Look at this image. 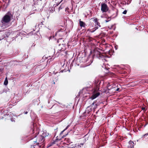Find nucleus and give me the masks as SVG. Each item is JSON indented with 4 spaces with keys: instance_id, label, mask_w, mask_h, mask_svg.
Instances as JSON below:
<instances>
[{
    "instance_id": "obj_1",
    "label": "nucleus",
    "mask_w": 148,
    "mask_h": 148,
    "mask_svg": "<svg viewBox=\"0 0 148 148\" xmlns=\"http://www.w3.org/2000/svg\"><path fill=\"white\" fill-rule=\"evenodd\" d=\"M12 16L11 12H9L2 18L1 22L2 23L1 27L2 29H5L9 26V23Z\"/></svg>"
},
{
    "instance_id": "obj_2",
    "label": "nucleus",
    "mask_w": 148,
    "mask_h": 148,
    "mask_svg": "<svg viewBox=\"0 0 148 148\" xmlns=\"http://www.w3.org/2000/svg\"><path fill=\"white\" fill-rule=\"evenodd\" d=\"M98 83L99 82L96 84L97 88L96 89V90H95L93 94L91 97V99L92 100L95 99L100 95L99 92L98 91H97V90H99V85L100 83V82L99 83Z\"/></svg>"
},
{
    "instance_id": "obj_3",
    "label": "nucleus",
    "mask_w": 148,
    "mask_h": 148,
    "mask_svg": "<svg viewBox=\"0 0 148 148\" xmlns=\"http://www.w3.org/2000/svg\"><path fill=\"white\" fill-rule=\"evenodd\" d=\"M108 7L106 4L105 3H102L101 4V10L102 12H106L108 10Z\"/></svg>"
},
{
    "instance_id": "obj_4",
    "label": "nucleus",
    "mask_w": 148,
    "mask_h": 148,
    "mask_svg": "<svg viewBox=\"0 0 148 148\" xmlns=\"http://www.w3.org/2000/svg\"><path fill=\"white\" fill-rule=\"evenodd\" d=\"M63 29L61 28L56 33V36L57 37H62L64 34Z\"/></svg>"
},
{
    "instance_id": "obj_5",
    "label": "nucleus",
    "mask_w": 148,
    "mask_h": 148,
    "mask_svg": "<svg viewBox=\"0 0 148 148\" xmlns=\"http://www.w3.org/2000/svg\"><path fill=\"white\" fill-rule=\"evenodd\" d=\"M134 142L130 140L129 142L127 148H134Z\"/></svg>"
},
{
    "instance_id": "obj_6",
    "label": "nucleus",
    "mask_w": 148,
    "mask_h": 148,
    "mask_svg": "<svg viewBox=\"0 0 148 148\" xmlns=\"http://www.w3.org/2000/svg\"><path fill=\"white\" fill-rule=\"evenodd\" d=\"M91 109L90 107H88L86 109L85 113L87 115L88 114H89L90 112L91 111Z\"/></svg>"
},
{
    "instance_id": "obj_7",
    "label": "nucleus",
    "mask_w": 148,
    "mask_h": 148,
    "mask_svg": "<svg viewBox=\"0 0 148 148\" xmlns=\"http://www.w3.org/2000/svg\"><path fill=\"white\" fill-rule=\"evenodd\" d=\"M99 28V27L95 26L93 28L91 29H88V31H89L90 32L93 33L94 32L95 30H96L97 29Z\"/></svg>"
},
{
    "instance_id": "obj_8",
    "label": "nucleus",
    "mask_w": 148,
    "mask_h": 148,
    "mask_svg": "<svg viewBox=\"0 0 148 148\" xmlns=\"http://www.w3.org/2000/svg\"><path fill=\"white\" fill-rule=\"evenodd\" d=\"M53 107L56 108V111H60V110H59V109L61 107L59 106H58L57 104H54L52 106V107L51 108Z\"/></svg>"
},
{
    "instance_id": "obj_9",
    "label": "nucleus",
    "mask_w": 148,
    "mask_h": 148,
    "mask_svg": "<svg viewBox=\"0 0 148 148\" xmlns=\"http://www.w3.org/2000/svg\"><path fill=\"white\" fill-rule=\"evenodd\" d=\"M79 23L81 27H85V26L86 25V24L83 21H81L80 19L79 21Z\"/></svg>"
},
{
    "instance_id": "obj_10",
    "label": "nucleus",
    "mask_w": 148,
    "mask_h": 148,
    "mask_svg": "<svg viewBox=\"0 0 148 148\" xmlns=\"http://www.w3.org/2000/svg\"><path fill=\"white\" fill-rule=\"evenodd\" d=\"M94 55H97V56L98 57H100V58L101 57V53L99 51H95V52Z\"/></svg>"
},
{
    "instance_id": "obj_11",
    "label": "nucleus",
    "mask_w": 148,
    "mask_h": 148,
    "mask_svg": "<svg viewBox=\"0 0 148 148\" xmlns=\"http://www.w3.org/2000/svg\"><path fill=\"white\" fill-rule=\"evenodd\" d=\"M49 133H47V132H45L42 134V136L43 137H45L46 136H49Z\"/></svg>"
},
{
    "instance_id": "obj_12",
    "label": "nucleus",
    "mask_w": 148,
    "mask_h": 148,
    "mask_svg": "<svg viewBox=\"0 0 148 148\" xmlns=\"http://www.w3.org/2000/svg\"><path fill=\"white\" fill-rule=\"evenodd\" d=\"M58 138H56L55 140V141L54 142H53L52 143V144H50L48 146V147H50L53 144H55V143L56 142H57L58 140Z\"/></svg>"
},
{
    "instance_id": "obj_13",
    "label": "nucleus",
    "mask_w": 148,
    "mask_h": 148,
    "mask_svg": "<svg viewBox=\"0 0 148 148\" xmlns=\"http://www.w3.org/2000/svg\"><path fill=\"white\" fill-rule=\"evenodd\" d=\"M34 116L33 117L32 114L31 115V116L32 117V119L33 120L36 119V114H34Z\"/></svg>"
},
{
    "instance_id": "obj_14",
    "label": "nucleus",
    "mask_w": 148,
    "mask_h": 148,
    "mask_svg": "<svg viewBox=\"0 0 148 148\" xmlns=\"http://www.w3.org/2000/svg\"><path fill=\"white\" fill-rule=\"evenodd\" d=\"M95 26L97 27H101V25H100V23L98 22L95 24Z\"/></svg>"
},
{
    "instance_id": "obj_15",
    "label": "nucleus",
    "mask_w": 148,
    "mask_h": 148,
    "mask_svg": "<svg viewBox=\"0 0 148 148\" xmlns=\"http://www.w3.org/2000/svg\"><path fill=\"white\" fill-rule=\"evenodd\" d=\"M65 140L68 143H71V141L70 139H68V138H66L65 139Z\"/></svg>"
},
{
    "instance_id": "obj_16",
    "label": "nucleus",
    "mask_w": 148,
    "mask_h": 148,
    "mask_svg": "<svg viewBox=\"0 0 148 148\" xmlns=\"http://www.w3.org/2000/svg\"><path fill=\"white\" fill-rule=\"evenodd\" d=\"M93 21L95 24H96V23L98 22V19L97 18H95L94 19Z\"/></svg>"
},
{
    "instance_id": "obj_17",
    "label": "nucleus",
    "mask_w": 148,
    "mask_h": 148,
    "mask_svg": "<svg viewBox=\"0 0 148 148\" xmlns=\"http://www.w3.org/2000/svg\"><path fill=\"white\" fill-rule=\"evenodd\" d=\"M8 84V81H5L4 82V84L5 85H7Z\"/></svg>"
},
{
    "instance_id": "obj_18",
    "label": "nucleus",
    "mask_w": 148,
    "mask_h": 148,
    "mask_svg": "<svg viewBox=\"0 0 148 148\" xmlns=\"http://www.w3.org/2000/svg\"><path fill=\"white\" fill-rule=\"evenodd\" d=\"M63 6L62 5H61L59 7V9L60 10L62 9L63 8Z\"/></svg>"
},
{
    "instance_id": "obj_19",
    "label": "nucleus",
    "mask_w": 148,
    "mask_h": 148,
    "mask_svg": "<svg viewBox=\"0 0 148 148\" xmlns=\"http://www.w3.org/2000/svg\"><path fill=\"white\" fill-rule=\"evenodd\" d=\"M147 135H148V133H147L143 135L142 137H146V136H147Z\"/></svg>"
},
{
    "instance_id": "obj_20",
    "label": "nucleus",
    "mask_w": 148,
    "mask_h": 148,
    "mask_svg": "<svg viewBox=\"0 0 148 148\" xmlns=\"http://www.w3.org/2000/svg\"><path fill=\"white\" fill-rule=\"evenodd\" d=\"M54 101H56V102H57L59 104H60V105H62V106H64V105H63L62 103H60V102H58V101H55V100H54Z\"/></svg>"
},
{
    "instance_id": "obj_21",
    "label": "nucleus",
    "mask_w": 148,
    "mask_h": 148,
    "mask_svg": "<svg viewBox=\"0 0 148 148\" xmlns=\"http://www.w3.org/2000/svg\"><path fill=\"white\" fill-rule=\"evenodd\" d=\"M127 12V11L126 10H124L123 12V13L124 14H126Z\"/></svg>"
},
{
    "instance_id": "obj_22",
    "label": "nucleus",
    "mask_w": 148,
    "mask_h": 148,
    "mask_svg": "<svg viewBox=\"0 0 148 148\" xmlns=\"http://www.w3.org/2000/svg\"><path fill=\"white\" fill-rule=\"evenodd\" d=\"M33 34V32H30L29 34H28L29 35H32V34Z\"/></svg>"
},
{
    "instance_id": "obj_23",
    "label": "nucleus",
    "mask_w": 148,
    "mask_h": 148,
    "mask_svg": "<svg viewBox=\"0 0 148 148\" xmlns=\"http://www.w3.org/2000/svg\"><path fill=\"white\" fill-rule=\"evenodd\" d=\"M70 126V125H68L67 126L66 128L64 129L65 130L66 129H67L68 128V127Z\"/></svg>"
},
{
    "instance_id": "obj_24",
    "label": "nucleus",
    "mask_w": 148,
    "mask_h": 148,
    "mask_svg": "<svg viewBox=\"0 0 148 148\" xmlns=\"http://www.w3.org/2000/svg\"><path fill=\"white\" fill-rule=\"evenodd\" d=\"M4 38V37H2V36H0V41L1 40H2Z\"/></svg>"
},
{
    "instance_id": "obj_25",
    "label": "nucleus",
    "mask_w": 148,
    "mask_h": 148,
    "mask_svg": "<svg viewBox=\"0 0 148 148\" xmlns=\"http://www.w3.org/2000/svg\"><path fill=\"white\" fill-rule=\"evenodd\" d=\"M14 119H13V118H11V120L12 122H13V121H15Z\"/></svg>"
},
{
    "instance_id": "obj_26",
    "label": "nucleus",
    "mask_w": 148,
    "mask_h": 148,
    "mask_svg": "<svg viewBox=\"0 0 148 148\" xmlns=\"http://www.w3.org/2000/svg\"><path fill=\"white\" fill-rule=\"evenodd\" d=\"M110 20H111V19H110V20H106L105 21H106V22H108L109 21H110Z\"/></svg>"
},
{
    "instance_id": "obj_27",
    "label": "nucleus",
    "mask_w": 148,
    "mask_h": 148,
    "mask_svg": "<svg viewBox=\"0 0 148 148\" xmlns=\"http://www.w3.org/2000/svg\"><path fill=\"white\" fill-rule=\"evenodd\" d=\"M119 88H117L115 90L116 91H119Z\"/></svg>"
},
{
    "instance_id": "obj_28",
    "label": "nucleus",
    "mask_w": 148,
    "mask_h": 148,
    "mask_svg": "<svg viewBox=\"0 0 148 148\" xmlns=\"http://www.w3.org/2000/svg\"><path fill=\"white\" fill-rule=\"evenodd\" d=\"M65 131V130H64L63 131H62L60 133V134H62Z\"/></svg>"
},
{
    "instance_id": "obj_29",
    "label": "nucleus",
    "mask_w": 148,
    "mask_h": 148,
    "mask_svg": "<svg viewBox=\"0 0 148 148\" xmlns=\"http://www.w3.org/2000/svg\"><path fill=\"white\" fill-rule=\"evenodd\" d=\"M41 138H42V139L41 140V142H42V141L43 142L44 141V140H43V139L42 138V137H40V139H41Z\"/></svg>"
},
{
    "instance_id": "obj_30",
    "label": "nucleus",
    "mask_w": 148,
    "mask_h": 148,
    "mask_svg": "<svg viewBox=\"0 0 148 148\" xmlns=\"http://www.w3.org/2000/svg\"><path fill=\"white\" fill-rule=\"evenodd\" d=\"M28 113V112L27 111H26L24 112V114H27Z\"/></svg>"
},
{
    "instance_id": "obj_31",
    "label": "nucleus",
    "mask_w": 148,
    "mask_h": 148,
    "mask_svg": "<svg viewBox=\"0 0 148 148\" xmlns=\"http://www.w3.org/2000/svg\"><path fill=\"white\" fill-rule=\"evenodd\" d=\"M7 81V80H8V79H7V77H6L5 79V81Z\"/></svg>"
},
{
    "instance_id": "obj_32",
    "label": "nucleus",
    "mask_w": 148,
    "mask_h": 148,
    "mask_svg": "<svg viewBox=\"0 0 148 148\" xmlns=\"http://www.w3.org/2000/svg\"><path fill=\"white\" fill-rule=\"evenodd\" d=\"M145 108H143H143H142V109L143 110H145Z\"/></svg>"
},
{
    "instance_id": "obj_33",
    "label": "nucleus",
    "mask_w": 148,
    "mask_h": 148,
    "mask_svg": "<svg viewBox=\"0 0 148 148\" xmlns=\"http://www.w3.org/2000/svg\"><path fill=\"white\" fill-rule=\"evenodd\" d=\"M110 19H111L110 17L108 18V20H110Z\"/></svg>"
},
{
    "instance_id": "obj_34",
    "label": "nucleus",
    "mask_w": 148,
    "mask_h": 148,
    "mask_svg": "<svg viewBox=\"0 0 148 148\" xmlns=\"http://www.w3.org/2000/svg\"><path fill=\"white\" fill-rule=\"evenodd\" d=\"M40 24H41V25H42V22H40Z\"/></svg>"
},
{
    "instance_id": "obj_35",
    "label": "nucleus",
    "mask_w": 148,
    "mask_h": 148,
    "mask_svg": "<svg viewBox=\"0 0 148 148\" xmlns=\"http://www.w3.org/2000/svg\"><path fill=\"white\" fill-rule=\"evenodd\" d=\"M112 26H111V27L110 28V29H111L112 28Z\"/></svg>"
},
{
    "instance_id": "obj_36",
    "label": "nucleus",
    "mask_w": 148,
    "mask_h": 148,
    "mask_svg": "<svg viewBox=\"0 0 148 148\" xmlns=\"http://www.w3.org/2000/svg\"><path fill=\"white\" fill-rule=\"evenodd\" d=\"M50 102V101H48V103H49Z\"/></svg>"
},
{
    "instance_id": "obj_37",
    "label": "nucleus",
    "mask_w": 148,
    "mask_h": 148,
    "mask_svg": "<svg viewBox=\"0 0 148 148\" xmlns=\"http://www.w3.org/2000/svg\"><path fill=\"white\" fill-rule=\"evenodd\" d=\"M65 136H66V135H65V136H64H64H63V137H65Z\"/></svg>"
},
{
    "instance_id": "obj_38",
    "label": "nucleus",
    "mask_w": 148,
    "mask_h": 148,
    "mask_svg": "<svg viewBox=\"0 0 148 148\" xmlns=\"http://www.w3.org/2000/svg\"><path fill=\"white\" fill-rule=\"evenodd\" d=\"M115 48H116V49H116V47H115Z\"/></svg>"
},
{
    "instance_id": "obj_39",
    "label": "nucleus",
    "mask_w": 148,
    "mask_h": 148,
    "mask_svg": "<svg viewBox=\"0 0 148 148\" xmlns=\"http://www.w3.org/2000/svg\"><path fill=\"white\" fill-rule=\"evenodd\" d=\"M115 48H116V49H116V47H115Z\"/></svg>"
},
{
    "instance_id": "obj_40",
    "label": "nucleus",
    "mask_w": 148,
    "mask_h": 148,
    "mask_svg": "<svg viewBox=\"0 0 148 148\" xmlns=\"http://www.w3.org/2000/svg\"><path fill=\"white\" fill-rule=\"evenodd\" d=\"M39 24H38V26H39Z\"/></svg>"
},
{
    "instance_id": "obj_41",
    "label": "nucleus",
    "mask_w": 148,
    "mask_h": 148,
    "mask_svg": "<svg viewBox=\"0 0 148 148\" xmlns=\"http://www.w3.org/2000/svg\"><path fill=\"white\" fill-rule=\"evenodd\" d=\"M53 84H55V82H53Z\"/></svg>"
},
{
    "instance_id": "obj_42",
    "label": "nucleus",
    "mask_w": 148,
    "mask_h": 148,
    "mask_svg": "<svg viewBox=\"0 0 148 148\" xmlns=\"http://www.w3.org/2000/svg\"><path fill=\"white\" fill-rule=\"evenodd\" d=\"M61 27H63L62 26H61Z\"/></svg>"
},
{
    "instance_id": "obj_43",
    "label": "nucleus",
    "mask_w": 148,
    "mask_h": 148,
    "mask_svg": "<svg viewBox=\"0 0 148 148\" xmlns=\"http://www.w3.org/2000/svg\"><path fill=\"white\" fill-rule=\"evenodd\" d=\"M35 34H36L35 33H34V35H35Z\"/></svg>"
},
{
    "instance_id": "obj_44",
    "label": "nucleus",
    "mask_w": 148,
    "mask_h": 148,
    "mask_svg": "<svg viewBox=\"0 0 148 148\" xmlns=\"http://www.w3.org/2000/svg\"><path fill=\"white\" fill-rule=\"evenodd\" d=\"M39 143H37V144H39Z\"/></svg>"
},
{
    "instance_id": "obj_45",
    "label": "nucleus",
    "mask_w": 148,
    "mask_h": 148,
    "mask_svg": "<svg viewBox=\"0 0 148 148\" xmlns=\"http://www.w3.org/2000/svg\"><path fill=\"white\" fill-rule=\"evenodd\" d=\"M36 26H37V24L36 25Z\"/></svg>"
},
{
    "instance_id": "obj_46",
    "label": "nucleus",
    "mask_w": 148,
    "mask_h": 148,
    "mask_svg": "<svg viewBox=\"0 0 148 148\" xmlns=\"http://www.w3.org/2000/svg\"><path fill=\"white\" fill-rule=\"evenodd\" d=\"M105 69H107V70H108V69H106L105 68Z\"/></svg>"
},
{
    "instance_id": "obj_47",
    "label": "nucleus",
    "mask_w": 148,
    "mask_h": 148,
    "mask_svg": "<svg viewBox=\"0 0 148 148\" xmlns=\"http://www.w3.org/2000/svg\"><path fill=\"white\" fill-rule=\"evenodd\" d=\"M94 103H93V104H93V105H94Z\"/></svg>"
},
{
    "instance_id": "obj_48",
    "label": "nucleus",
    "mask_w": 148,
    "mask_h": 148,
    "mask_svg": "<svg viewBox=\"0 0 148 148\" xmlns=\"http://www.w3.org/2000/svg\"><path fill=\"white\" fill-rule=\"evenodd\" d=\"M107 1V0H105V1Z\"/></svg>"
}]
</instances>
